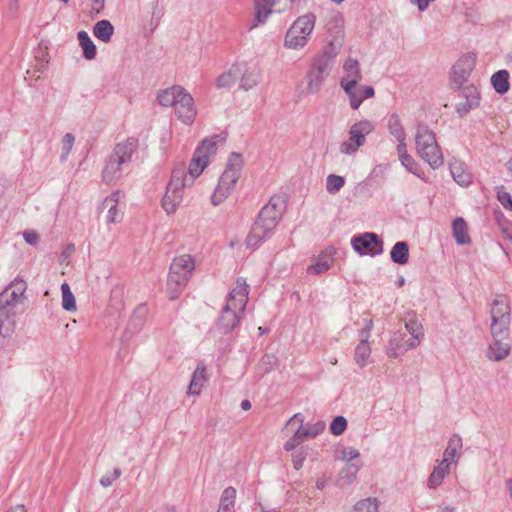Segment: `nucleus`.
Returning <instances> with one entry per match:
<instances>
[{
    "mask_svg": "<svg viewBox=\"0 0 512 512\" xmlns=\"http://www.w3.org/2000/svg\"><path fill=\"white\" fill-rule=\"evenodd\" d=\"M194 269V258L189 254H183L173 259L170 265L166 287L167 295L170 300H175L180 296L190 280Z\"/></svg>",
    "mask_w": 512,
    "mask_h": 512,
    "instance_id": "39448f33",
    "label": "nucleus"
},
{
    "mask_svg": "<svg viewBox=\"0 0 512 512\" xmlns=\"http://www.w3.org/2000/svg\"><path fill=\"white\" fill-rule=\"evenodd\" d=\"M332 262L333 260L331 258L323 256L319 258L315 264L310 265L307 268V272L314 275L325 273L331 268Z\"/></svg>",
    "mask_w": 512,
    "mask_h": 512,
    "instance_id": "a18cd8bd",
    "label": "nucleus"
},
{
    "mask_svg": "<svg viewBox=\"0 0 512 512\" xmlns=\"http://www.w3.org/2000/svg\"><path fill=\"white\" fill-rule=\"evenodd\" d=\"M450 171L453 179L461 186H468L472 182V175L461 163L452 164Z\"/></svg>",
    "mask_w": 512,
    "mask_h": 512,
    "instance_id": "c9c22d12",
    "label": "nucleus"
},
{
    "mask_svg": "<svg viewBox=\"0 0 512 512\" xmlns=\"http://www.w3.org/2000/svg\"><path fill=\"white\" fill-rule=\"evenodd\" d=\"M123 166V163H118V161L110 155L102 171L103 181L107 184L116 183L122 176Z\"/></svg>",
    "mask_w": 512,
    "mask_h": 512,
    "instance_id": "6ab92c4d",
    "label": "nucleus"
},
{
    "mask_svg": "<svg viewBox=\"0 0 512 512\" xmlns=\"http://www.w3.org/2000/svg\"><path fill=\"white\" fill-rule=\"evenodd\" d=\"M491 83L495 91L499 94H505L509 90V73L506 70H499L491 77Z\"/></svg>",
    "mask_w": 512,
    "mask_h": 512,
    "instance_id": "f704fd0d",
    "label": "nucleus"
},
{
    "mask_svg": "<svg viewBox=\"0 0 512 512\" xmlns=\"http://www.w3.org/2000/svg\"><path fill=\"white\" fill-rule=\"evenodd\" d=\"M62 291V307L66 311H75L76 310V302L75 297L70 289L68 283H63L61 285Z\"/></svg>",
    "mask_w": 512,
    "mask_h": 512,
    "instance_id": "37998d69",
    "label": "nucleus"
},
{
    "mask_svg": "<svg viewBox=\"0 0 512 512\" xmlns=\"http://www.w3.org/2000/svg\"><path fill=\"white\" fill-rule=\"evenodd\" d=\"M402 165L410 172L415 173L414 168L416 167V163L411 155L407 154L400 158Z\"/></svg>",
    "mask_w": 512,
    "mask_h": 512,
    "instance_id": "052dcab7",
    "label": "nucleus"
},
{
    "mask_svg": "<svg viewBox=\"0 0 512 512\" xmlns=\"http://www.w3.org/2000/svg\"><path fill=\"white\" fill-rule=\"evenodd\" d=\"M75 142V136L72 133H66L62 138V153L60 159L66 160L70 154Z\"/></svg>",
    "mask_w": 512,
    "mask_h": 512,
    "instance_id": "3c124183",
    "label": "nucleus"
},
{
    "mask_svg": "<svg viewBox=\"0 0 512 512\" xmlns=\"http://www.w3.org/2000/svg\"><path fill=\"white\" fill-rule=\"evenodd\" d=\"M345 76L340 80V86L346 94H352V89L362 79L360 64L357 60L349 58L343 65Z\"/></svg>",
    "mask_w": 512,
    "mask_h": 512,
    "instance_id": "4468645a",
    "label": "nucleus"
},
{
    "mask_svg": "<svg viewBox=\"0 0 512 512\" xmlns=\"http://www.w3.org/2000/svg\"><path fill=\"white\" fill-rule=\"evenodd\" d=\"M374 130V124L369 120L354 123L349 129V139L340 144L342 154H353L366 142V136Z\"/></svg>",
    "mask_w": 512,
    "mask_h": 512,
    "instance_id": "1a4fd4ad",
    "label": "nucleus"
},
{
    "mask_svg": "<svg viewBox=\"0 0 512 512\" xmlns=\"http://www.w3.org/2000/svg\"><path fill=\"white\" fill-rule=\"evenodd\" d=\"M344 30L339 24L329 28L327 44L322 51L315 55L307 72V90L309 93H318L322 84L332 71L334 60L340 53L344 44Z\"/></svg>",
    "mask_w": 512,
    "mask_h": 512,
    "instance_id": "f257e3e1",
    "label": "nucleus"
},
{
    "mask_svg": "<svg viewBox=\"0 0 512 512\" xmlns=\"http://www.w3.org/2000/svg\"><path fill=\"white\" fill-rule=\"evenodd\" d=\"M284 210V203L280 196H273L269 202L262 207L258 217L251 227L246 238V245L255 248L269 236L280 220Z\"/></svg>",
    "mask_w": 512,
    "mask_h": 512,
    "instance_id": "7ed1b4c3",
    "label": "nucleus"
},
{
    "mask_svg": "<svg viewBox=\"0 0 512 512\" xmlns=\"http://www.w3.org/2000/svg\"><path fill=\"white\" fill-rule=\"evenodd\" d=\"M316 17L313 13L299 16L288 29L284 45L290 49L303 48L314 29Z\"/></svg>",
    "mask_w": 512,
    "mask_h": 512,
    "instance_id": "6e6552de",
    "label": "nucleus"
},
{
    "mask_svg": "<svg viewBox=\"0 0 512 512\" xmlns=\"http://www.w3.org/2000/svg\"><path fill=\"white\" fill-rule=\"evenodd\" d=\"M206 381V368L204 365H198L192 375L188 395H199Z\"/></svg>",
    "mask_w": 512,
    "mask_h": 512,
    "instance_id": "a878e982",
    "label": "nucleus"
},
{
    "mask_svg": "<svg viewBox=\"0 0 512 512\" xmlns=\"http://www.w3.org/2000/svg\"><path fill=\"white\" fill-rule=\"evenodd\" d=\"M218 139H220L219 136H214L210 139L203 140L201 145L197 148V150H201V154H206L208 160L210 155L216 153Z\"/></svg>",
    "mask_w": 512,
    "mask_h": 512,
    "instance_id": "de8ad7c7",
    "label": "nucleus"
},
{
    "mask_svg": "<svg viewBox=\"0 0 512 512\" xmlns=\"http://www.w3.org/2000/svg\"><path fill=\"white\" fill-rule=\"evenodd\" d=\"M461 448L462 438L457 434L453 435L448 441V445L443 453L442 460H446L447 465L450 466L451 463L455 461V457Z\"/></svg>",
    "mask_w": 512,
    "mask_h": 512,
    "instance_id": "7c9ffc66",
    "label": "nucleus"
},
{
    "mask_svg": "<svg viewBox=\"0 0 512 512\" xmlns=\"http://www.w3.org/2000/svg\"><path fill=\"white\" fill-rule=\"evenodd\" d=\"M378 501L375 498H367L361 501H358L354 505V512H377L378 511Z\"/></svg>",
    "mask_w": 512,
    "mask_h": 512,
    "instance_id": "49530a36",
    "label": "nucleus"
},
{
    "mask_svg": "<svg viewBox=\"0 0 512 512\" xmlns=\"http://www.w3.org/2000/svg\"><path fill=\"white\" fill-rule=\"evenodd\" d=\"M23 237L25 241L30 245H37L39 242V235L34 230H26L23 232Z\"/></svg>",
    "mask_w": 512,
    "mask_h": 512,
    "instance_id": "bf43d9fd",
    "label": "nucleus"
},
{
    "mask_svg": "<svg viewBox=\"0 0 512 512\" xmlns=\"http://www.w3.org/2000/svg\"><path fill=\"white\" fill-rule=\"evenodd\" d=\"M255 17L250 30L258 25L264 24L269 16L273 13V6L275 2H255Z\"/></svg>",
    "mask_w": 512,
    "mask_h": 512,
    "instance_id": "b1692460",
    "label": "nucleus"
},
{
    "mask_svg": "<svg viewBox=\"0 0 512 512\" xmlns=\"http://www.w3.org/2000/svg\"><path fill=\"white\" fill-rule=\"evenodd\" d=\"M476 64V55L467 53L462 55L452 67L451 83L454 88L460 89L468 81Z\"/></svg>",
    "mask_w": 512,
    "mask_h": 512,
    "instance_id": "f8f14e48",
    "label": "nucleus"
},
{
    "mask_svg": "<svg viewBox=\"0 0 512 512\" xmlns=\"http://www.w3.org/2000/svg\"><path fill=\"white\" fill-rule=\"evenodd\" d=\"M164 15L163 7L154 5L152 8V17L150 21L151 31H153L160 23L162 16Z\"/></svg>",
    "mask_w": 512,
    "mask_h": 512,
    "instance_id": "6e6d98bb",
    "label": "nucleus"
},
{
    "mask_svg": "<svg viewBox=\"0 0 512 512\" xmlns=\"http://www.w3.org/2000/svg\"><path fill=\"white\" fill-rule=\"evenodd\" d=\"M450 473V466L447 465L446 460H441L436 467H434L432 473L428 477L427 486L430 489L439 487L444 478Z\"/></svg>",
    "mask_w": 512,
    "mask_h": 512,
    "instance_id": "5701e85b",
    "label": "nucleus"
},
{
    "mask_svg": "<svg viewBox=\"0 0 512 512\" xmlns=\"http://www.w3.org/2000/svg\"><path fill=\"white\" fill-rule=\"evenodd\" d=\"M405 333L400 331L394 333L393 337L389 341V345L387 347L386 353L389 358H397L400 355H403L408 350L412 348H406L408 344V339L406 340Z\"/></svg>",
    "mask_w": 512,
    "mask_h": 512,
    "instance_id": "a211bd4d",
    "label": "nucleus"
},
{
    "mask_svg": "<svg viewBox=\"0 0 512 512\" xmlns=\"http://www.w3.org/2000/svg\"><path fill=\"white\" fill-rule=\"evenodd\" d=\"M305 458L306 454H304L303 451H300L292 456L293 466L296 470H300L303 467Z\"/></svg>",
    "mask_w": 512,
    "mask_h": 512,
    "instance_id": "680f3d73",
    "label": "nucleus"
},
{
    "mask_svg": "<svg viewBox=\"0 0 512 512\" xmlns=\"http://www.w3.org/2000/svg\"><path fill=\"white\" fill-rule=\"evenodd\" d=\"M343 456L348 461H351L359 456V451L353 447H348L343 450Z\"/></svg>",
    "mask_w": 512,
    "mask_h": 512,
    "instance_id": "e2e57ef3",
    "label": "nucleus"
},
{
    "mask_svg": "<svg viewBox=\"0 0 512 512\" xmlns=\"http://www.w3.org/2000/svg\"><path fill=\"white\" fill-rule=\"evenodd\" d=\"M93 34L98 40L109 43L114 34V27L108 20H101L94 25Z\"/></svg>",
    "mask_w": 512,
    "mask_h": 512,
    "instance_id": "c756f323",
    "label": "nucleus"
},
{
    "mask_svg": "<svg viewBox=\"0 0 512 512\" xmlns=\"http://www.w3.org/2000/svg\"><path fill=\"white\" fill-rule=\"evenodd\" d=\"M326 428V424L324 421H317L314 424H307L304 427L305 434L310 438H315L320 433H322Z\"/></svg>",
    "mask_w": 512,
    "mask_h": 512,
    "instance_id": "603ef678",
    "label": "nucleus"
},
{
    "mask_svg": "<svg viewBox=\"0 0 512 512\" xmlns=\"http://www.w3.org/2000/svg\"><path fill=\"white\" fill-rule=\"evenodd\" d=\"M497 198L506 210L512 211V197L508 192H498Z\"/></svg>",
    "mask_w": 512,
    "mask_h": 512,
    "instance_id": "13d9d810",
    "label": "nucleus"
},
{
    "mask_svg": "<svg viewBox=\"0 0 512 512\" xmlns=\"http://www.w3.org/2000/svg\"><path fill=\"white\" fill-rule=\"evenodd\" d=\"M249 286L246 280L238 278L236 286L229 293L226 305L221 311L216 327L221 334L231 332L240 321L247 302H248Z\"/></svg>",
    "mask_w": 512,
    "mask_h": 512,
    "instance_id": "f03ea898",
    "label": "nucleus"
},
{
    "mask_svg": "<svg viewBox=\"0 0 512 512\" xmlns=\"http://www.w3.org/2000/svg\"><path fill=\"white\" fill-rule=\"evenodd\" d=\"M236 489L232 486L223 490L217 512H235Z\"/></svg>",
    "mask_w": 512,
    "mask_h": 512,
    "instance_id": "cd10ccee",
    "label": "nucleus"
},
{
    "mask_svg": "<svg viewBox=\"0 0 512 512\" xmlns=\"http://www.w3.org/2000/svg\"><path fill=\"white\" fill-rule=\"evenodd\" d=\"M370 355V344L359 343L355 348L354 360L356 364L362 368L368 364Z\"/></svg>",
    "mask_w": 512,
    "mask_h": 512,
    "instance_id": "a19ab883",
    "label": "nucleus"
},
{
    "mask_svg": "<svg viewBox=\"0 0 512 512\" xmlns=\"http://www.w3.org/2000/svg\"><path fill=\"white\" fill-rule=\"evenodd\" d=\"M243 164L244 161L241 154L236 152H232L230 154L226 168L220 176L218 185L216 186L211 197L213 205L217 206L224 202V200L234 190L235 185L241 175Z\"/></svg>",
    "mask_w": 512,
    "mask_h": 512,
    "instance_id": "423d86ee",
    "label": "nucleus"
},
{
    "mask_svg": "<svg viewBox=\"0 0 512 512\" xmlns=\"http://www.w3.org/2000/svg\"><path fill=\"white\" fill-rule=\"evenodd\" d=\"M511 351V344L508 339L493 338V342L487 350V357L493 361L505 359Z\"/></svg>",
    "mask_w": 512,
    "mask_h": 512,
    "instance_id": "f3484780",
    "label": "nucleus"
},
{
    "mask_svg": "<svg viewBox=\"0 0 512 512\" xmlns=\"http://www.w3.org/2000/svg\"><path fill=\"white\" fill-rule=\"evenodd\" d=\"M363 95L358 96L355 92V88L352 89V94H347L350 100V106L352 109H358L365 99L372 98L374 96V88L372 86H361Z\"/></svg>",
    "mask_w": 512,
    "mask_h": 512,
    "instance_id": "e433bc0d",
    "label": "nucleus"
},
{
    "mask_svg": "<svg viewBox=\"0 0 512 512\" xmlns=\"http://www.w3.org/2000/svg\"><path fill=\"white\" fill-rule=\"evenodd\" d=\"M238 81L236 63L228 71L222 73L216 80L218 88H230Z\"/></svg>",
    "mask_w": 512,
    "mask_h": 512,
    "instance_id": "58836bf2",
    "label": "nucleus"
},
{
    "mask_svg": "<svg viewBox=\"0 0 512 512\" xmlns=\"http://www.w3.org/2000/svg\"><path fill=\"white\" fill-rule=\"evenodd\" d=\"M304 416L301 413L294 414L285 424L284 430H289L290 428L295 427V430L293 431V438L296 440V443L300 445L309 437L305 434L304 430Z\"/></svg>",
    "mask_w": 512,
    "mask_h": 512,
    "instance_id": "aec40b11",
    "label": "nucleus"
},
{
    "mask_svg": "<svg viewBox=\"0 0 512 512\" xmlns=\"http://www.w3.org/2000/svg\"><path fill=\"white\" fill-rule=\"evenodd\" d=\"M388 130L396 139L406 138L405 130L402 126L400 117L397 113H393L388 119Z\"/></svg>",
    "mask_w": 512,
    "mask_h": 512,
    "instance_id": "ea45409f",
    "label": "nucleus"
},
{
    "mask_svg": "<svg viewBox=\"0 0 512 512\" xmlns=\"http://www.w3.org/2000/svg\"><path fill=\"white\" fill-rule=\"evenodd\" d=\"M452 232L455 241L459 245L470 244L471 238L468 234V226L462 217H457L452 223Z\"/></svg>",
    "mask_w": 512,
    "mask_h": 512,
    "instance_id": "393cba45",
    "label": "nucleus"
},
{
    "mask_svg": "<svg viewBox=\"0 0 512 512\" xmlns=\"http://www.w3.org/2000/svg\"><path fill=\"white\" fill-rule=\"evenodd\" d=\"M351 246L361 256L370 255L374 257L383 253V241L373 232L353 236Z\"/></svg>",
    "mask_w": 512,
    "mask_h": 512,
    "instance_id": "9b49d317",
    "label": "nucleus"
},
{
    "mask_svg": "<svg viewBox=\"0 0 512 512\" xmlns=\"http://www.w3.org/2000/svg\"><path fill=\"white\" fill-rule=\"evenodd\" d=\"M27 284L24 280L16 278L1 294H0V310L5 311L4 317L9 319L10 309L19 303H23Z\"/></svg>",
    "mask_w": 512,
    "mask_h": 512,
    "instance_id": "9d476101",
    "label": "nucleus"
},
{
    "mask_svg": "<svg viewBox=\"0 0 512 512\" xmlns=\"http://www.w3.org/2000/svg\"><path fill=\"white\" fill-rule=\"evenodd\" d=\"M277 357L273 354H265L259 361V368L264 373L267 374L272 371L277 365Z\"/></svg>",
    "mask_w": 512,
    "mask_h": 512,
    "instance_id": "09e8293b",
    "label": "nucleus"
},
{
    "mask_svg": "<svg viewBox=\"0 0 512 512\" xmlns=\"http://www.w3.org/2000/svg\"><path fill=\"white\" fill-rule=\"evenodd\" d=\"M491 320L511 319L510 305L508 299L504 295H498L491 306Z\"/></svg>",
    "mask_w": 512,
    "mask_h": 512,
    "instance_id": "412c9836",
    "label": "nucleus"
},
{
    "mask_svg": "<svg viewBox=\"0 0 512 512\" xmlns=\"http://www.w3.org/2000/svg\"><path fill=\"white\" fill-rule=\"evenodd\" d=\"M121 470L119 468H115L112 473L105 474L100 479V484L103 487H109L113 484V482L121 476Z\"/></svg>",
    "mask_w": 512,
    "mask_h": 512,
    "instance_id": "5fc2aeb1",
    "label": "nucleus"
},
{
    "mask_svg": "<svg viewBox=\"0 0 512 512\" xmlns=\"http://www.w3.org/2000/svg\"><path fill=\"white\" fill-rule=\"evenodd\" d=\"M182 201V194H178L176 192L169 191L166 189V193L162 198V207L168 213H174L176 211L177 206Z\"/></svg>",
    "mask_w": 512,
    "mask_h": 512,
    "instance_id": "4c0bfd02",
    "label": "nucleus"
},
{
    "mask_svg": "<svg viewBox=\"0 0 512 512\" xmlns=\"http://www.w3.org/2000/svg\"><path fill=\"white\" fill-rule=\"evenodd\" d=\"M345 185V178L336 174H330L326 178V190L329 194H336Z\"/></svg>",
    "mask_w": 512,
    "mask_h": 512,
    "instance_id": "c03bdc74",
    "label": "nucleus"
},
{
    "mask_svg": "<svg viewBox=\"0 0 512 512\" xmlns=\"http://www.w3.org/2000/svg\"><path fill=\"white\" fill-rule=\"evenodd\" d=\"M119 201V192H113L111 195L106 197L104 201L102 202L101 209H107V222L108 223H116L119 222L121 219V215L117 209Z\"/></svg>",
    "mask_w": 512,
    "mask_h": 512,
    "instance_id": "4be33fe9",
    "label": "nucleus"
},
{
    "mask_svg": "<svg viewBox=\"0 0 512 512\" xmlns=\"http://www.w3.org/2000/svg\"><path fill=\"white\" fill-rule=\"evenodd\" d=\"M510 320H491L490 331L493 338L508 339L510 334Z\"/></svg>",
    "mask_w": 512,
    "mask_h": 512,
    "instance_id": "473e14b6",
    "label": "nucleus"
},
{
    "mask_svg": "<svg viewBox=\"0 0 512 512\" xmlns=\"http://www.w3.org/2000/svg\"><path fill=\"white\" fill-rule=\"evenodd\" d=\"M298 446V443H296V440L291 436L289 440H287L284 444V449L286 451H292Z\"/></svg>",
    "mask_w": 512,
    "mask_h": 512,
    "instance_id": "338daca9",
    "label": "nucleus"
},
{
    "mask_svg": "<svg viewBox=\"0 0 512 512\" xmlns=\"http://www.w3.org/2000/svg\"><path fill=\"white\" fill-rule=\"evenodd\" d=\"M158 102L163 107H173L179 120L192 124L197 115L194 99L182 86L174 85L158 93Z\"/></svg>",
    "mask_w": 512,
    "mask_h": 512,
    "instance_id": "20e7f679",
    "label": "nucleus"
},
{
    "mask_svg": "<svg viewBox=\"0 0 512 512\" xmlns=\"http://www.w3.org/2000/svg\"><path fill=\"white\" fill-rule=\"evenodd\" d=\"M405 328L411 335V338L408 339L406 348H416L420 345L424 337V331L422 324L416 318L415 312H410L407 314L405 318Z\"/></svg>",
    "mask_w": 512,
    "mask_h": 512,
    "instance_id": "dca6fc26",
    "label": "nucleus"
},
{
    "mask_svg": "<svg viewBox=\"0 0 512 512\" xmlns=\"http://www.w3.org/2000/svg\"><path fill=\"white\" fill-rule=\"evenodd\" d=\"M6 312L0 310V346L3 344L6 334H8L11 329L7 327L10 324V320H6L4 314Z\"/></svg>",
    "mask_w": 512,
    "mask_h": 512,
    "instance_id": "4d7b16f0",
    "label": "nucleus"
},
{
    "mask_svg": "<svg viewBox=\"0 0 512 512\" xmlns=\"http://www.w3.org/2000/svg\"><path fill=\"white\" fill-rule=\"evenodd\" d=\"M505 485H506V489L509 494V497L512 500V478H507L505 480Z\"/></svg>",
    "mask_w": 512,
    "mask_h": 512,
    "instance_id": "774afa93",
    "label": "nucleus"
},
{
    "mask_svg": "<svg viewBox=\"0 0 512 512\" xmlns=\"http://www.w3.org/2000/svg\"><path fill=\"white\" fill-rule=\"evenodd\" d=\"M398 141V145H397V152H398V155H399V159L402 157V156H405L407 155V149H406V138H403V139H396Z\"/></svg>",
    "mask_w": 512,
    "mask_h": 512,
    "instance_id": "0e129e2a",
    "label": "nucleus"
},
{
    "mask_svg": "<svg viewBox=\"0 0 512 512\" xmlns=\"http://www.w3.org/2000/svg\"><path fill=\"white\" fill-rule=\"evenodd\" d=\"M462 94L466 98L467 102V106H465V111H470L471 109L479 105V93L475 86L469 85L463 87Z\"/></svg>",
    "mask_w": 512,
    "mask_h": 512,
    "instance_id": "79ce46f5",
    "label": "nucleus"
},
{
    "mask_svg": "<svg viewBox=\"0 0 512 512\" xmlns=\"http://www.w3.org/2000/svg\"><path fill=\"white\" fill-rule=\"evenodd\" d=\"M139 141L137 138L129 137L123 142L115 145L111 156H113L118 163L128 164L132 160V155L137 151Z\"/></svg>",
    "mask_w": 512,
    "mask_h": 512,
    "instance_id": "2eb2a0df",
    "label": "nucleus"
},
{
    "mask_svg": "<svg viewBox=\"0 0 512 512\" xmlns=\"http://www.w3.org/2000/svg\"><path fill=\"white\" fill-rule=\"evenodd\" d=\"M207 164V155L201 154V150L196 149L188 168L190 180H193L194 178L198 177L203 172Z\"/></svg>",
    "mask_w": 512,
    "mask_h": 512,
    "instance_id": "c85d7f7f",
    "label": "nucleus"
},
{
    "mask_svg": "<svg viewBox=\"0 0 512 512\" xmlns=\"http://www.w3.org/2000/svg\"><path fill=\"white\" fill-rule=\"evenodd\" d=\"M79 44L83 50V56L87 60H92L96 56V46L86 31H80L77 35Z\"/></svg>",
    "mask_w": 512,
    "mask_h": 512,
    "instance_id": "72a5a7b5",
    "label": "nucleus"
},
{
    "mask_svg": "<svg viewBox=\"0 0 512 512\" xmlns=\"http://www.w3.org/2000/svg\"><path fill=\"white\" fill-rule=\"evenodd\" d=\"M391 260L399 265H404L409 259V246L406 242H397L390 252Z\"/></svg>",
    "mask_w": 512,
    "mask_h": 512,
    "instance_id": "2f4dec72",
    "label": "nucleus"
},
{
    "mask_svg": "<svg viewBox=\"0 0 512 512\" xmlns=\"http://www.w3.org/2000/svg\"><path fill=\"white\" fill-rule=\"evenodd\" d=\"M329 428H330V432L335 436H339V435L343 434L347 428L346 418L343 416L335 417L332 420Z\"/></svg>",
    "mask_w": 512,
    "mask_h": 512,
    "instance_id": "8fccbe9b",
    "label": "nucleus"
},
{
    "mask_svg": "<svg viewBox=\"0 0 512 512\" xmlns=\"http://www.w3.org/2000/svg\"><path fill=\"white\" fill-rule=\"evenodd\" d=\"M236 68L240 89L248 91L259 84L261 73L258 67L247 62H237Z\"/></svg>",
    "mask_w": 512,
    "mask_h": 512,
    "instance_id": "ddd939ff",
    "label": "nucleus"
},
{
    "mask_svg": "<svg viewBox=\"0 0 512 512\" xmlns=\"http://www.w3.org/2000/svg\"><path fill=\"white\" fill-rule=\"evenodd\" d=\"M418 155L433 169L443 165L444 159L435 133L426 124H418L415 134Z\"/></svg>",
    "mask_w": 512,
    "mask_h": 512,
    "instance_id": "0eeeda50",
    "label": "nucleus"
},
{
    "mask_svg": "<svg viewBox=\"0 0 512 512\" xmlns=\"http://www.w3.org/2000/svg\"><path fill=\"white\" fill-rule=\"evenodd\" d=\"M359 466L355 464H348L345 469L341 471V479H345V483L350 484L356 478Z\"/></svg>",
    "mask_w": 512,
    "mask_h": 512,
    "instance_id": "864d4df0",
    "label": "nucleus"
},
{
    "mask_svg": "<svg viewBox=\"0 0 512 512\" xmlns=\"http://www.w3.org/2000/svg\"><path fill=\"white\" fill-rule=\"evenodd\" d=\"M187 185V175L184 167H177L172 171L171 179L167 185L169 191L182 194L183 188Z\"/></svg>",
    "mask_w": 512,
    "mask_h": 512,
    "instance_id": "bb28decb",
    "label": "nucleus"
},
{
    "mask_svg": "<svg viewBox=\"0 0 512 512\" xmlns=\"http://www.w3.org/2000/svg\"><path fill=\"white\" fill-rule=\"evenodd\" d=\"M370 336H371V331L368 330V329L363 328L359 332V337H360V342L359 343L369 344L368 340H369Z\"/></svg>",
    "mask_w": 512,
    "mask_h": 512,
    "instance_id": "69168bd1",
    "label": "nucleus"
}]
</instances>
